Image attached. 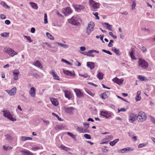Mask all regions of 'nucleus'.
Returning <instances> with one entry per match:
<instances>
[{
    "mask_svg": "<svg viewBox=\"0 0 155 155\" xmlns=\"http://www.w3.org/2000/svg\"><path fill=\"white\" fill-rule=\"evenodd\" d=\"M113 81H114V82L116 83L119 85L122 83L124 81V80L123 79H119L117 77L114 78L113 79Z\"/></svg>",
    "mask_w": 155,
    "mask_h": 155,
    "instance_id": "nucleus-18",
    "label": "nucleus"
},
{
    "mask_svg": "<svg viewBox=\"0 0 155 155\" xmlns=\"http://www.w3.org/2000/svg\"><path fill=\"white\" fill-rule=\"evenodd\" d=\"M29 4L31 5L32 8L35 9H37L38 8V6L37 4L35 3L30 2Z\"/></svg>",
    "mask_w": 155,
    "mask_h": 155,
    "instance_id": "nucleus-25",
    "label": "nucleus"
},
{
    "mask_svg": "<svg viewBox=\"0 0 155 155\" xmlns=\"http://www.w3.org/2000/svg\"><path fill=\"white\" fill-rule=\"evenodd\" d=\"M96 52L97 54H98L99 53V51H97V50H89L88 51V54H91L93 52Z\"/></svg>",
    "mask_w": 155,
    "mask_h": 155,
    "instance_id": "nucleus-50",
    "label": "nucleus"
},
{
    "mask_svg": "<svg viewBox=\"0 0 155 155\" xmlns=\"http://www.w3.org/2000/svg\"><path fill=\"white\" fill-rule=\"evenodd\" d=\"M93 14L95 16L96 19L97 20L99 19V18L98 16V12H93Z\"/></svg>",
    "mask_w": 155,
    "mask_h": 155,
    "instance_id": "nucleus-53",
    "label": "nucleus"
},
{
    "mask_svg": "<svg viewBox=\"0 0 155 155\" xmlns=\"http://www.w3.org/2000/svg\"><path fill=\"white\" fill-rule=\"evenodd\" d=\"M46 35L47 37L50 40H53L54 39V37L48 32L46 33Z\"/></svg>",
    "mask_w": 155,
    "mask_h": 155,
    "instance_id": "nucleus-36",
    "label": "nucleus"
},
{
    "mask_svg": "<svg viewBox=\"0 0 155 155\" xmlns=\"http://www.w3.org/2000/svg\"><path fill=\"white\" fill-rule=\"evenodd\" d=\"M6 91L10 95L12 96L16 94V88L15 87H14L12 89L10 90H6Z\"/></svg>",
    "mask_w": 155,
    "mask_h": 155,
    "instance_id": "nucleus-14",
    "label": "nucleus"
},
{
    "mask_svg": "<svg viewBox=\"0 0 155 155\" xmlns=\"http://www.w3.org/2000/svg\"><path fill=\"white\" fill-rule=\"evenodd\" d=\"M36 89L34 87H32L31 88L29 93L31 97H35L36 94Z\"/></svg>",
    "mask_w": 155,
    "mask_h": 155,
    "instance_id": "nucleus-15",
    "label": "nucleus"
},
{
    "mask_svg": "<svg viewBox=\"0 0 155 155\" xmlns=\"http://www.w3.org/2000/svg\"><path fill=\"white\" fill-rule=\"evenodd\" d=\"M138 63L139 67L143 69H146L148 67L149 64L148 62L143 59H139Z\"/></svg>",
    "mask_w": 155,
    "mask_h": 155,
    "instance_id": "nucleus-1",
    "label": "nucleus"
},
{
    "mask_svg": "<svg viewBox=\"0 0 155 155\" xmlns=\"http://www.w3.org/2000/svg\"><path fill=\"white\" fill-rule=\"evenodd\" d=\"M132 4L131 5L132 9V10H133L136 6V3L135 1L134 0L132 1Z\"/></svg>",
    "mask_w": 155,
    "mask_h": 155,
    "instance_id": "nucleus-40",
    "label": "nucleus"
},
{
    "mask_svg": "<svg viewBox=\"0 0 155 155\" xmlns=\"http://www.w3.org/2000/svg\"><path fill=\"white\" fill-rule=\"evenodd\" d=\"M5 23L6 24L8 25L10 24V21L9 20H7L5 21Z\"/></svg>",
    "mask_w": 155,
    "mask_h": 155,
    "instance_id": "nucleus-64",
    "label": "nucleus"
},
{
    "mask_svg": "<svg viewBox=\"0 0 155 155\" xmlns=\"http://www.w3.org/2000/svg\"><path fill=\"white\" fill-rule=\"evenodd\" d=\"M137 118V116L136 115L133 113L130 114L129 116V122L133 123L136 120Z\"/></svg>",
    "mask_w": 155,
    "mask_h": 155,
    "instance_id": "nucleus-12",
    "label": "nucleus"
},
{
    "mask_svg": "<svg viewBox=\"0 0 155 155\" xmlns=\"http://www.w3.org/2000/svg\"><path fill=\"white\" fill-rule=\"evenodd\" d=\"M126 110V109L124 108H121L120 109H118V112H124Z\"/></svg>",
    "mask_w": 155,
    "mask_h": 155,
    "instance_id": "nucleus-58",
    "label": "nucleus"
},
{
    "mask_svg": "<svg viewBox=\"0 0 155 155\" xmlns=\"http://www.w3.org/2000/svg\"><path fill=\"white\" fill-rule=\"evenodd\" d=\"M103 76L104 74L103 73L100 72H98L97 75V78H98L100 80H102L103 79Z\"/></svg>",
    "mask_w": 155,
    "mask_h": 155,
    "instance_id": "nucleus-29",
    "label": "nucleus"
},
{
    "mask_svg": "<svg viewBox=\"0 0 155 155\" xmlns=\"http://www.w3.org/2000/svg\"><path fill=\"white\" fill-rule=\"evenodd\" d=\"M44 23L45 24H47L48 23V20H47V14L46 13L45 14H44Z\"/></svg>",
    "mask_w": 155,
    "mask_h": 155,
    "instance_id": "nucleus-45",
    "label": "nucleus"
},
{
    "mask_svg": "<svg viewBox=\"0 0 155 155\" xmlns=\"http://www.w3.org/2000/svg\"><path fill=\"white\" fill-rule=\"evenodd\" d=\"M77 130L80 133H85L86 132L83 128L81 127H77Z\"/></svg>",
    "mask_w": 155,
    "mask_h": 155,
    "instance_id": "nucleus-33",
    "label": "nucleus"
},
{
    "mask_svg": "<svg viewBox=\"0 0 155 155\" xmlns=\"http://www.w3.org/2000/svg\"><path fill=\"white\" fill-rule=\"evenodd\" d=\"M62 11L65 16L69 15L72 12V11L70 7L63 8Z\"/></svg>",
    "mask_w": 155,
    "mask_h": 155,
    "instance_id": "nucleus-9",
    "label": "nucleus"
},
{
    "mask_svg": "<svg viewBox=\"0 0 155 155\" xmlns=\"http://www.w3.org/2000/svg\"><path fill=\"white\" fill-rule=\"evenodd\" d=\"M102 51L104 52L105 53H107V54H109L110 55H111L112 54V53H111L109 51H107V50H106L104 49H102Z\"/></svg>",
    "mask_w": 155,
    "mask_h": 155,
    "instance_id": "nucleus-56",
    "label": "nucleus"
},
{
    "mask_svg": "<svg viewBox=\"0 0 155 155\" xmlns=\"http://www.w3.org/2000/svg\"><path fill=\"white\" fill-rule=\"evenodd\" d=\"M104 25H107L106 28H107L110 31H112V25H110L107 23H104Z\"/></svg>",
    "mask_w": 155,
    "mask_h": 155,
    "instance_id": "nucleus-32",
    "label": "nucleus"
},
{
    "mask_svg": "<svg viewBox=\"0 0 155 155\" xmlns=\"http://www.w3.org/2000/svg\"><path fill=\"white\" fill-rule=\"evenodd\" d=\"M20 152L23 153H24L25 154H23V155H33V154L31 152L28 150H21Z\"/></svg>",
    "mask_w": 155,
    "mask_h": 155,
    "instance_id": "nucleus-22",
    "label": "nucleus"
},
{
    "mask_svg": "<svg viewBox=\"0 0 155 155\" xmlns=\"http://www.w3.org/2000/svg\"><path fill=\"white\" fill-rule=\"evenodd\" d=\"M1 5L3 6L4 7L6 8L9 9L10 7L5 2H4L2 1L0 3Z\"/></svg>",
    "mask_w": 155,
    "mask_h": 155,
    "instance_id": "nucleus-35",
    "label": "nucleus"
},
{
    "mask_svg": "<svg viewBox=\"0 0 155 155\" xmlns=\"http://www.w3.org/2000/svg\"><path fill=\"white\" fill-rule=\"evenodd\" d=\"M150 119L155 124V118H153V117L151 116L150 117Z\"/></svg>",
    "mask_w": 155,
    "mask_h": 155,
    "instance_id": "nucleus-61",
    "label": "nucleus"
},
{
    "mask_svg": "<svg viewBox=\"0 0 155 155\" xmlns=\"http://www.w3.org/2000/svg\"><path fill=\"white\" fill-rule=\"evenodd\" d=\"M79 75L80 76L83 77L84 78H89L90 77V76L87 74H79Z\"/></svg>",
    "mask_w": 155,
    "mask_h": 155,
    "instance_id": "nucleus-52",
    "label": "nucleus"
},
{
    "mask_svg": "<svg viewBox=\"0 0 155 155\" xmlns=\"http://www.w3.org/2000/svg\"><path fill=\"white\" fill-rule=\"evenodd\" d=\"M84 136L87 139H90L91 138L90 135L87 134H84Z\"/></svg>",
    "mask_w": 155,
    "mask_h": 155,
    "instance_id": "nucleus-54",
    "label": "nucleus"
},
{
    "mask_svg": "<svg viewBox=\"0 0 155 155\" xmlns=\"http://www.w3.org/2000/svg\"><path fill=\"white\" fill-rule=\"evenodd\" d=\"M137 118L139 119L140 122H143L146 120L147 116L144 112L140 111L138 113Z\"/></svg>",
    "mask_w": 155,
    "mask_h": 155,
    "instance_id": "nucleus-5",
    "label": "nucleus"
},
{
    "mask_svg": "<svg viewBox=\"0 0 155 155\" xmlns=\"http://www.w3.org/2000/svg\"><path fill=\"white\" fill-rule=\"evenodd\" d=\"M63 71L64 73L67 75H72V74L71 72L69 71L68 70H65L63 69Z\"/></svg>",
    "mask_w": 155,
    "mask_h": 155,
    "instance_id": "nucleus-39",
    "label": "nucleus"
},
{
    "mask_svg": "<svg viewBox=\"0 0 155 155\" xmlns=\"http://www.w3.org/2000/svg\"><path fill=\"white\" fill-rule=\"evenodd\" d=\"M95 25L93 21H90L88 24L86 29V33L88 35H90L94 30Z\"/></svg>",
    "mask_w": 155,
    "mask_h": 155,
    "instance_id": "nucleus-3",
    "label": "nucleus"
},
{
    "mask_svg": "<svg viewBox=\"0 0 155 155\" xmlns=\"http://www.w3.org/2000/svg\"><path fill=\"white\" fill-rule=\"evenodd\" d=\"M68 21L69 23L74 25H77L78 24V18L76 16H74L71 18L69 19Z\"/></svg>",
    "mask_w": 155,
    "mask_h": 155,
    "instance_id": "nucleus-7",
    "label": "nucleus"
},
{
    "mask_svg": "<svg viewBox=\"0 0 155 155\" xmlns=\"http://www.w3.org/2000/svg\"><path fill=\"white\" fill-rule=\"evenodd\" d=\"M76 8L77 9L81 10L85 8V7L83 5H78L76 6Z\"/></svg>",
    "mask_w": 155,
    "mask_h": 155,
    "instance_id": "nucleus-37",
    "label": "nucleus"
},
{
    "mask_svg": "<svg viewBox=\"0 0 155 155\" xmlns=\"http://www.w3.org/2000/svg\"><path fill=\"white\" fill-rule=\"evenodd\" d=\"M147 145V143H145L139 144L138 146V147L139 148H142L146 147Z\"/></svg>",
    "mask_w": 155,
    "mask_h": 155,
    "instance_id": "nucleus-38",
    "label": "nucleus"
},
{
    "mask_svg": "<svg viewBox=\"0 0 155 155\" xmlns=\"http://www.w3.org/2000/svg\"><path fill=\"white\" fill-rule=\"evenodd\" d=\"M60 147L61 148V149H62L63 150H64L66 151L69 149L68 148L62 145L60 146Z\"/></svg>",
    "mask_w": 155,
    "mask_h": 155,
    "instance_id": "nucleus-46",
    "label": "nucleus"
},
{
    "mask_svg": "<svg viewBox=\"0 0 155 155\" xmlns=\"http://www.w3.org/2000/svg\"><path fill=\"white\" fill-rule=\"evenodd\" d=\"M34 64L36 67L42 68H43L40 62L38 61H36L34 63Z\"/></svg>",
    "mask_w": 155,
    "mask_h": 155,
    "instance_id": "nucleus-24",
    "label": "nucleus"
},
{
    "mask_svg": "<svg viewBox=\"0 0 155 155\" xmlns=\"http://www.w3.org/2000/svg\"><path fill=\"white\" fill-rule=\"evenodd\" d=\"M2 112L3 113V116L7 118L8 119L12 121H16V119L13 117V115L8 110H5L3 111Z\"/></svg>",
    "mask_w": 155,
    "mask_h": 155,
    "instance_id": "nucleus-4",
    "label": "nucleus"
},
{
    "mask_svg": "<svg viewBox=\"0 0 155 155\" xmlns=\"http://www.w3.org/2000/svg\"><path fill=\"white\" fill-rule=\"evenodd\" d=\"M50 100L51 102L54 105L57 106L58 104V102L56 99L51 98Z\"/></svg>",
    "mask_w": 155,
    "mask_h": 155,
    "instance_id": "nucleus-23",
    "label": "nucleus"
},
{
    "mask_svg": "<svg viewBox=\"0 0 155 155\" xmlns=\"http://www.w3.org/2000/svg\"><path fill=\"white\" fill-rule=\"evenodd\" d=\"M52 114L53 116L56 117L59 120H61V118H60L58 115L54 113H52Z\"/></svg>",
    "mask_w": 155,
    "mask_h": 155,
    "instance_id": "nucleus-51",
    "label": "nucleus"
},
{
    "mask_svg": "<svg viewBox=\"0 0 155 155\" xmlns=\"http://www.w3.org/2000/svg\"><path fill=\"white\" fill-rule=\"evenodd\" d=\"M120 152L122 153H124L127 152L126 148H124L120 150Z\"/></svg>",
    "mask_w": 155,
    "mask_h": 155,
    "instance_id": "nucleus-57",
    "label": "nucleus"
},
{
    "mask_svg": "<svg viewBox=\"0 0 155 155\" xmlns=\"http://www.w3.org/2000/svg\"><path fill=\"white\" fill-rule=\"evenodd\" d=\"M127 152L129 151H131L134 150V149L133 148H132L130 147H126Z\"/></svg>",
    "mask_w": 155,
    "mask_h": 155,
    "instance_id": "nucleus-55",
    "label": "nucleus"
},
{
    "mask_svg": "<svg viewBox=\"0 0 155 155\" xmlns=\"http://www.w3.org/2000/svg\"><path fill=\"white\" fill-rule=\"evenodd\" d=\"M131 137L132 139L134 141H136L137 140V137L136 136L133 135Z\"/></svg>",
    "mask_w": 155,
    "mask_h": 155,
    "instance_id": "nucleus-60",
    "label": "nucleus"
},
{
    "mask_svg": "<svg viewBox=\"0 0 155 155\" xmlns=\"http://www.w3.org/2000/svg\"><path fill=\"white\" fill-rule=\"evenodd\" d=\"M100 115L107 119L111 117L112 113L107 110H103L101 112Z\"/></svg>",
    "mask_w": 155,
    "mask_h": 155,
    "instance_id": "nucleus-10",
    "label": "nucleus"
},
{
    "mask_svg": "<svg viewBox=\"0 0 155 155\" xmlns=\"http://www.w3.org/2000/svg\"><path fill=\"white\" fill-rule=\"evenodd\" d=\"M141 94V91H139L137 93L136 96V101L137 102L140 101L141 99V97L140 96Z\"/></svg>",
    "mask_w": 155,
    "mask_h": 155,
    "instance_id": "nucleus-21",
    "label": "nucleus"
},
{
    "mask_svg": "<svg viewBox=\"0 0 155 155\" xmlns=\"http://www.w3.org/2000/svg\"><path fill=\"white\" fill-rule=\"evenodd\" d=\"M119 139H116L114 140L111 141L110 142L109 144L110 146H113L115 145L119 141Z\"/></svg>",
    "mask_w": 155,
    "mask_h": 155,
    "instance_id": "nucleus-31",
    "label": "nucleus"
},
{
    "mask_svg": "<svg viewBox=\"0 0 155 155\" xmlns=\"http://www.w3.org/2000/svg\"><path fill=\"white\" fill-rule=\"evenodd\" d=\"M6 139L8 140H12V137L10 135L7 134L5 135Z\"/></svg>",
    "mask_w": 155,
    "mask_h": 155,
    "instance_id": "nucleus-47",
    "label": "nucleus"
},
{
    "mask_svg": "<svg viewBox=\"0 0 155 155\" xmlns=\"http://www.w3.org/2000/svg\"><path fill=\"white\" fill-rule=\"evenodd\" d=\"M74 91L77 97L79 98H81L84 97V93L81 92L80 89L77 88L74 89Z\"/></svg>",
    "mask_w": 155,
    "mask_h": 155,
    "instance_id": "nucleus-11",
    "label": "nucleus"
},
{
    "mask_svg": "<svg viewBox=\"0 0 155 155\" xmlns=\"http://www.w3.org/2000/svg\"><path fill=\"white\" fill-rule=\"evenodd\" d=\"M0 18L2 19H4L6 18V16L4 14H1L0 15Z\"/></svg>",
    "mask_w": 155,
    "mask_h": 155,
    "instance_id": "nucleus-59",
    "label": "nucleus"
},
{
    "mask_svg": "<svg viewBox=\"0 0 155 155\" xmlns=\"http://www.w3.org/2000/svg\"><path fill=\"white\" fill-rule=\"evenodd\" d=\"M57 44L58 45H60L61 47H63V48H68L69 46L67 45L64 44L62 43L59 42H57Z\"/></svg>",
    "mask_w": 155,
    "mask_h": 155,
    "instance_id": "nucleus-34",
    "label": "nucleus"
},
{
    "mask_svg": "<svg viewBox=\"0 0 155 155\" xmlns=\"http://www.w3.org/2000/svg\"><path fill=\"white\" fill-rule=\"evenodd\" d=\"M13 79L17 81L18 80V75L19 74V71L18 69H15L13 71Z\"/></svg>",
    "mask_w": 155,
    "mask_h": 155,
    "instance_id": "nucleus-13",
    "label": "nucleus"
},
{
    "mask_svg": "<svg viewBox=\"0 0 155 155\" xmlns=\"http://www.w3.org/2000/svg\"><path fill=\"white\" fill-rule=\"evenodd\" d=\"M32 138L29 137H26L24 136L21 137V140L22 141H25L27 140H32Z\"/></svg>",
    "mask_w": 155,
    "mask_h": 155,
    "instance_id": "nucleus-28",
    "label": "nucleus"
},
{
    "mask_svg": "<svg viewBox=\"0 0 155 155\" xmlns=\"http://www.w3.org/2000/svg\"><path fill=\"white\" fill-rule=\"evenodd\" d=\"M130 56L131 58L134 60H135L136 59V58L134 57V52L133 51H131L130 52Z\"/></svg>",
    "mask_w": 155,
    "mask_h": 155,
    "instance_id": "nucleus-48",
    "label": "nucleus"
},
{
    "mask_svg": "<svg viewBox=\"0 0 155 155\" xmlns=\"http://www.w3.org/2000/svg\"><path fill=\"white\" fill-rule=\"evenodd\" d=\"M142 30L144 31H145L148 33L150 31L148 29L146 28H142Z\"/></svg>",
    "mask_w": 155,
    "mask_h": 155,
    "instance_id": "nucleus-62",
    "label": "nucleus"
},
{
    "mask_svg": "<svg viewBox=\"0 0 155 155\" xmlns=\"http://www.w3.org/2000/svg\"><path fill=\"white\" fill-rule=\"evenodd\" d=\"M89 2L90 8L93 11H96L100 6L99 3L96 2L93 0H89Z\"/></svg>",
    "mask_w": 155,
    "mask_h": 155,
    "instance_id": "nucleus-2",
    "label": "nucleus"
},
{
    "mask_svg": "<svg viewBox=\"0 0 155 155\" xmlns=\"http://www.w3.org/2000/svg\"><path fill=\"white\" fill-rule=\"evenodd\" d=\"M24 37L26 39L29 43H31L32 42V41L31 40V37L30 36L24 35Z\"/></svg>",
    "mask_w": 155,
    "mask_h": 155,
    "instance_id": "nucleus-42",
    "label": "nucleus"
},
{
    "mask_svg": "<svg viewBox=\"0 0 155 155\" xmlns=\"http://www.w3.org/2000/svg\"><path fill=\"white\" fill-rule=\"evenodd\" d=\"M65 97L68 99H70L72 97V94L71 93L68 91H64Z\"/></svg>",
    "mask_w": 155,
    "mask_h": 155,
    "instance_id": "nucleus-16",
    "label": "nucleus"
},
{
    "mask_svg": "<svg viewBox=\"0 0 155 155\" xmlns=\"http://www.w3.org/2000/svg\"><path fill=\"white\" fill-rule=\"evenodd\" d=\"M67 134L72 138V139L76 140V136L73 135V134L70 132H67Z\"/></svg>",
    "mask_w": 155,
    "mask_h": 155,
    "instance_id": "nucleus-41",
    "label": "nucleus"
},
{
    "mask_svg": "<svg viewBox=\"0 0 155 155\" xmlns=\"http://www.w3.org/2000/svg\"><path fill=\"white\" fill-rule=\"evenodd\" d=\"M9 33H8L4 32L1 34V35L2 37H6L9 36Z\"/></svg>",
    "mask_w": 155,
    "mask_h": 155,
    "instance_id": "nucleus-43",
    "label": "nucleus"
},
{
    "mask_svg": "<svg viewBox=\"0 0 155 155\" xmlns=\"http://www.w3.org/2000/svg\"><path fill=\"white\" fill-rule=\"evenodd\" d=\"M40 149V148H39V147L38 146H33L32 147L31 150L34 151H36V150L39 149Z\"/></svg>",
    "mask_w": 155,
    "mask_h": 155,
    "instance_id": "nucleus-49",
    "label": "nucleus"
},
{
    "mask_svg": "<svg viewBox=\"0 0 155 155\" xmlns=\"http://www.w3.org/2000/svg\"><path fill=\"white\" fill-rule=\"evenodd\" d=\"M50 73L52 75L54 79L58 81H60V79L58 76L53 71H51Z\"/></svg>",
    "mask_w": 155,
    "mask_h": 155,
    "instance_id": "nucleus-19",
    "label": "nucleus"
},
{
    "mask_svg": "<svg viewBox=\"0 0 155 155\" xmlns=\"http://www.w3.org/2000/svg\"><path fill=\"white\" fill-rule=\"evenodd\" d=\"M112 50L116 54L118 55H120L121 53L120 52L119 50L117 49V48L115 47H113L112 48Z\"/></svg>",
    "mask_w": 155,
    "mask_h": 155,
    "instance_id": "nucleus-26",
    "label": "nucleus"
},
{
    "mask_svg": "<svg viewBox=\"0 0 155 155\" xmlns=\"http://www.w3.org/2000/svg\"><path fill=\"white\" fill-rule=\"evenodd\" d=\"M110 94V92L108 91H107L101 94L100 95V97L102 99H106L109 96Z\"/></svg>",
    "mask_w": 155,
    "mask_h": 155,
    "instance_id": "nucleus-17",
    "label": "nucleus"
},
{
    "mask_svg": "<svg viewBox=\"0 0 155 155\" xmlns=\"http://www.w3.org/2000/svg\"><path fill=\"white\" fill-rule=\"evenodd\" d=\"M4 52L8 54L11 57H13L15 55L18 54L17 52H15L13 50L9 48H5L4 50Z\"/></svg>",
    "mask_w": 155,
    "mask_h": 155,
    "instance_id": "nucleus-6",
    "label": "nucleus"
},
{
    "mask_svg": "<svg viewBox=\"0 0 155 155\" xmlns=\"http://www.w3.org/2000/svg\"><path fill=\"white\" fill-rule=\"evenodd\" d=\"M84 89L85 91L89 94L92 97H93L95 94L91 91L90 90H89L87 88H84Z\"/></svg>",
    "mask_w": 155,
    "mask_h": 155,
    "instance_id": "nucleus-27",
    "label": "nucleus"
},
{
    "mask_svg": "<svg viewBox=\"0 0 155 155\" xmlns=\"http://www.w3.org/2000/svg\"><path fill=\"white\" fill-rule=\"evenodd\" d=\"M83 124L84 126H87V129L89 127V124L88 123H83Z\"/></svg>",
    "mask_w": 155,
    "mask_h": 155,
    "instance_id": "nucleus-63",
    "label": "nucleus"
},
{
    "mask_svg": "<svg viewBox=\"0 0 155 155\" xmlns=\"http://www.w3.org/2000/svg\"><path fill=\"white\" fill-rule=\"evenodd\" d=\"M75 109V108L72 107H64L65 112L70 115H72L74 113Z\"/></svg>",
    "mask_w": 155,
    "mask_h": 155,
    "instance_id": "nucleus-8",
    "label": "nucleus"
},
{
    "mask_svg": "<svg viewBox=\"0 0 155 155\" xmlns=\"http://www.w3.org/2000/svg\"><path fill=\"white\" fill-rule=\"evenodd\" d=\"M61 61L62 62H64L66 64L69 65H71L72 64L70 63L67 60L64 59H62L61 60Z\"/></svg>",
    "mask_w": 155,
    "mask_h": 155,
    "instance_id": "nucleus-44",
    "label": "nucleus"
},
{
    "mask_svg": "<svg viewBox=\"0 0 155 155\" xmlns=\"http://www.w3.org/2000/svg\"><path fill=\"white\" fill-rule=\"evenodd\" d=\"M87 66L89 68L91 69H92L94 68V64L93 62H88L87 63Z\"/></svg>",
    "mask_w": 155,
    "mask_h": 155,
    "instance_id": "nucleus-20",
    "label": "nucleus"
},
{
    "mask_svg": "<svg viewBox=\"0 0 155 155\" xmlns=\"http://www.w3.org/2000/svg\"><path fill=\"white\" fill-rule=\"evenodd\" d=\"M138 78L141 81H143L147 80V79L146 77L144 76H142L140 75H139L138 76Z\"/></svg>",
    "mask_w": 155,
    "mask_h": 155,
    "instance_id": "nucleus-30",
    "label": "nucleus"
}]
</instances>
